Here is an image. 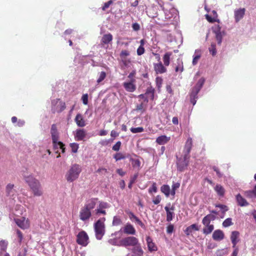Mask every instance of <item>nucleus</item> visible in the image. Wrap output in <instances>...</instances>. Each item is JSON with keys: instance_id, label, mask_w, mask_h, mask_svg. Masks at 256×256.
Instances as JSON below:
<instances>
[{"instance_id": "1", "label": "nucleus", "mask_w": 256, "mask_h": 256, "mask_svg": "<svg viewBox=\"0 0 256 256\" xmlns=\"http://www.w3.org/2000/svg\"><path fill=\"white\" fill-rule=\"evenodd\" d=\"M98 200V198H90L80 208L79 218L81 220L85 222L89 220L92 216V210L95 208Z\"/></svg>"}, {"instance_id": "2", "label": "nucleus", "mask_w": 256, "mask_h": 256, "mask_svg": "<svg viewBox=\"0 0 256 256\" xmlns=\"http://www.w3.org/2000/svg\"><path fill=\"white\" fill-rule=\"evenodd\" d=\"M23 176L25 182L28 184L34 195L36 196H42L43 191L39 180L31 174L28 175L24 174Z\"/></svg>"}, {"instance_id": "3", "label": "nucleus", "mask_w": 256, "mask_h": 256, "mask_svg": "<svg viewBox=\"0 0 256 256\" xmlns=\"http://www.w3.org/2000/svg\"><path fill=\"white\" fill-rule=\"evenodd\" d=\"M81 172L82 168L79 164H72L66 174V179L68 182H72L78 178Z\"/></svg>"}, {"instance_id": "4", "label": "nucleus", "mask_w": 256, "mask_h": 256, "mask_svg": "<svg viewBox=\"0 0 256 256\" xmlns=\"http://www.w3.org/2000/svg\"><path fill=\"white\" fill-rule=\"evenodd\" d=\"M50 134L52 135V138L54 147L58 146L60 149H62V152L64 153L65 152L64 145L62 142H58V132L57 130L56 126V124L52 125L50 129Z\"/></svg>"}, {"instance_id": "5", "label": "nucleus", "mask_w": 256, "mask_h": 256, "mask_svg": "<svg viewBox=\"0 0 256 256\" xmlns=\"http://www.w3.org/2000/svg\"><path fill=\"white\" fill-rule=\"evenodd\" d=\"M106 218L103 217L98 220L94 224L96 236L97 239L100 240L104 234V222Z\"/></svg>"}, {"instance_id": "6", "label": "nucleus", "mask_w": 256, "mask_h": 256, "mask_svg": "<svg viewBox=\"0 0 256 256\" xmlns=\"http://www.w3.org/2000/svg\"><path fill=\"white\" fill-rule=\"evenodd\" d=\"M66 108V103L60 98L52 100L51 103V111L52 113H60Z\"/></svg>"}, {"instance_id": "7", "label": "nucleus", "mask_w": 256, "mask_h": 256, "mask_svg": "<svg viewBox=\"0 0 256 256\" xmlns=\"http://www.w3.org/2000/svg\"><path fill=\"white\" fill-rule=\"evenodd\" d=\"M190 156H186L184 155L180 158L177 157L176 166L178 170L180 172H183L186 169L188 164Z\"/></svg>"}, {"instance_id": "8", "label": "nucleus", "mask_w": 256, "mask_h": 256, "mask_svg": "<svg viewBox=\"0 0 256 256\" xmlns=\"http://www.w3.org/2000/svg\"><path fill=\"white\" fill-rule=\"evenodd\" d=\"M140 104H137L136 108V110L144 112L146 109L148 100V98L145 97V94H140L138 96Z\"/></svg>"}, {"instance_id": "9", "label": "nucleus", "mask_w": 256, "mask_h": 256, "mask_svg": "<svg viewBox=\"0 0 256 256\" xmlns=\"http://www.w3.org/2000/svg\"><path fill=\"white\" fill-rule=\"evenodd\" d=\"M108 208L109 204L108 203L100 201L97 208L94 210V214L96 217L100 216L101 214L105 216L106 214L105 209Z\"/></svg>"}, {"instance_id": "10", "label": "nucleus", "mask_w": 256, "mask_h": 256, "mask_svg": "<svg viewBox=\"0 0 256 256\" xmlns=\"http://www.w3.org/2000/svg\"><path fill=\"white\" fill-rule=\"evenodd\" d=\"M138 240L134 236H128L122 238L120 240V244L122 246H135L138 244Z\"/></svg>"}, {"instance_id": "11", "label": "nucleus", "mask_w": 256, "mask_h": 256, "mask_svg": "<svg viewBox=\"0 0 256 256\" xmlns=\"http://www.w3.org/2000/svg\"><path fill=\"white\" fill-rule=\"evenodd\" d=\"M88 236L84 231H81L77 235L76 242L78 244L86 246L88 244Z\"/></svg>"}, {"instance_id": "12", "label": "nucleus", "mask_w": 256, "mask_h": 256, "mask_svg": "<svg viewBox=\"0 0 256 256\" xmlns=\"http://www.w3.org/2000/svg\"><path fill=\"white\" fill-rule=\"evenodd\" d=\"M14 222L22 230L28 228L30 226V223L28 219L26 218L25 217L15 218Z\"/></svg>"}, {"instance_id": "13", "label": "nucleus", "mask_w": 256, "mask_h": 256, "mask_svg": "<svg viewBox=\"0 0 256 256\" xmlns=\"http://www.w3.org/2000/svg\"><path fill=\"white\" fill-rule=\"evenodd\" d=\"M154 68L156 74H162L166 72L167 69L166 66L162 64L161 61L158 63L154 64Z\"/></svg>"}, {"instance_id": "14", "label": "nucleus", "mask_w": 256, "mask_h": 256, "mask_svg": "<svg viewBox=\"0 0 256 256\" xmlns=\"http://www.w3.org/2000/svg\"><path fill=\"white\" fill-rule=\"evenodd\" d=\"M192 146V138L189 137L186 141L184 148V155L186 156H190V153L191 151Z\"/></svg>"}, {"instance_id": "15", "label": "nucleus", "mask_w": 256, "mask_h": 256, "mask_svg": "<svg viewBox=\"0 0 256 256\" xmlns=\"http://www.w3.org/2000/svg\"><path fill=\"white\" fill-rule=\"evenodd\" d=\"M86 136V132L83 128L77 129L74 134V138L77 141L84 140Z\"/></svg>"}, {"instance_id": "16", "label": "nucleus", "mask_w": 256, "mask_h": 256, "mask_svg": "<svg viewBox=\"0 0 256 256\" xmlns=\"http://www.w3.org/2000/svg\"><path fill=\"white\" fill-rule=\"evenodd\" d=\"M136 80L132 78L130 82H124L123 84V86L125 90L128 92H134L136 90V86L134 84Z\"/></svg>"}, {"instance_id": "17", "label": "nucleus", "mask_w": 256, "mask_h": 256, "mask_svg": "<svg viewBox=\"0 0 256 256\" xmlns=\"http://www.w3.org/2000/svg\"><path fill=\"white\" fill-rule=\"evenodd\" d=\"M146 241L148 250L150 252H156L158 250L156 245L153 242L152 238L150 236L146 237Z\"/></svg>"}, {"instance_id": "18", "label": "nucleus", "mask_w": 256, "mask_h": 256, "mask_svg": "<svg viewBox=\"0 0 256 256\" xmlns=\"http://www.w3.org/2000/svg\"><path fill=\"white\" fill-rule=\"evenodd\" d=\"M113 36L110 33L104 34L102 38L100 40V44L104 46V45L108 44L112 40Z\"/></svg>"}, {"instance_id": "19", "label": "nucleus", "mask_w": 256, "mask_h": 256, "mask_svg": "<svg viewBox=\"0 0 256 256\" xmlns=\"http://www.w3.org/2000/svg\"><path fill=\"white\" fill-rule=\"evenodd\" d=\"M123 232L126 234L134 235L136 233V230L133 226L129 223H127L124 227Z\"/></svg>"}, {"instance_id": "20", "label": "nucleus", "mask_w": 256, "mask_h": 256, "mask_svg": "<svg viewBox=\"0 0 256 256\" xmlns=\"http://www.w3.org/2000/svg\"><path fill=\"white\" fill-rule=\"evenodd\" d=\"M74 122L79 127H84L86 126V122L83 116L80 114H78L74 118Z\"/></svg>"}, {"instance_id": "21", "label": "nucleus", "mask_w": 256, "mask_h": 256, "mask_svg": "<svg viewBox=\"0 0 256 256\" xmlns=\"http://www.w3.org/2000/svg\"><path fill=\"white\" fill-rule=\"evenodd\" d=\"M154 88L150 85L146 88V92L143 94H145V97L148 98V100L150 98V100H154Z\"/></svg>"}, {"instance_id": "22", "label": "nucleus", "mask_w": 256, "mask_h": 256, "mask_svg": "<svg viewBox=\"0 0 256 256\" xmlns=\"http://www.w3.org/2000/svg\"><path fill=\"white\" fill-rule=\"evenodd\" d=\"M127 214L128 215L130 219L132 222L134 221L138 224H139L142 228H145L144 224L136 215H134L133 212H127Z\"/></svg>"}, {"instance_id": "23", "label": "nucleus", "mask_w": 256, "mask_h": 256, "mask_svg": "<svg viewBox=\"0 0 256 256\" xmlns=\"http://www.w3.org/2000/svg\"><path fill=\"white\" fill-rule=\"evenodd\" d=\"M212 237L214 240L220 241L224 238V234L222 230H216L213 232Z\"/></svg>"}, {"instance_id": "24", "label": "nucleus", "mask_w": 256, "mask_h": 256, "mask_svg": "<svg viewBox=\"0 0 256 256\" xmlns=\"http://www.w3.org/2000/svg\"><path fill=\"white\" fill-rule=\"evenodd\" d=\"M220 27L219 25H217L213 30V32L216 34V38L218 41V44H220L222 41V34L220 32Z\"/></svg>"}, {"instance_id": "25", "label": "nucleus", "mask_w": 256, "mask_h": 256, "mask_svg": "<svg viewBox=\"0 0 256 256\" xmlns=\"http://www.w3.org/2000/svg\"><path fill=\"white\" fill-rule=\"evenodd\" d=\"M212 16H210L208 14L205 15L206 18V20L210 23H214V22H219L220 20L218 19V15L216 12L215 10L212 11Z\"/></svg>"}, {"instance_id": "26", "label": "nucleus", "mask_w": 256, "mask_h": 256, "mask_svg": "<svg viewBox=\"0 0 256 256\" xmlns=\"http://www.w3.org/2000/svg\"><path fill=\"white\" fill-rule=\"evenodd\" d=\"M245 11L244 8H240L234 10V18L236 22H239L244 17Z\"/></svg>"}, {"instance_id": "27", "label": "nucleus", "mask_w": 256, "mask_h": 256, "mask_svg": "<svg viewBox=\"0 0 256 256\" xmlns=\"http://www.w3.org/2000/svg\"><path fill=\"white\" fill-rule=\"evenodd\" d=\"M130 52L128 50H122L120 54L122 62L124 66H126L128 63L130 62V60H126V58L129 56Z\"/></svg>"}, {"instance_id": "28", "label": "nucleus", "mask_w": 256, "mask_h": 256, "mask_svg": "<svg viewBox=\"0 0 256 256\" xmlns=\"http://www.w3.org/2000/svg\"><path fill=\"white\" fill-rule=\"evenodd\" d=\"M173 66L176 72L182 73L184 70L183 62L180 58L177 59L176 63L174 64Z\"/></svg>"}, {"instance_id": "29", "label": "nucleus", "mask_w": 256, "mask_h": 256, "mask_svg": "<svg viewBox=\"0 0 256 256\" xmlns=\"http://www.w3.org/2000/svg\"><path fill=\"white\" fill-rule=\"evenodd\" d=\"M164 209L166 212V220L168 222H170L172 220L174 214V208L172 206L170 208H169L168 206H166Z\"/></svg>"}, {"instance_id": "30", "label": "nucleus", "mask_w": 256, "mask_h": 256, "mask_svg": "<svg viewBox=\"0 0 256 256\" xmlns=\"http://www.w3.org/2000/svg\"><path fill=\"white\" fill-rule=\"evenodd\" d=\"M200 229L198 225L194 224L187 227L184 230V232L186 236H189L192 234L193 232L198 231Z\"/></svg>"}, {"instance_id": "31", "label": "nucleus", "mask_w": 256, "mask_h": 256, "mask_svg": "<svg viewBox=\"0 0 256 256\" xmlns=\"http://www.w3.org/2000/svg\"><path fill=\"white\" fill-rule=\"evenodd\" d=\"M172 52H166L162 57L164 64L166 66L170 65V56H172Z\"/></svg>"}, {"instance_id": "32", "label": "nucleus", "mask_w": 256, "mask_h": 256, "mask_svg": "<svg viewBox=\"0 0 256 256\" xmlns=\"http://www.w3.org/2000/svg\"><path fill=\"white\" fill-rule=\"evenodd\" d=\"M170 140V137H167L166 136L162 135L158 137L156 139V142L160 145L166 144Z\"/></svg>"}, {"instance_id": "33", "label": "nucleus", "mask_w": 256, "mask_h": 256, "mask_svg": "<svg viewBox=\"0 0 256 256\" xmlns=\"http://www.w3.org/2000/svg\"><path fill=\"white\" fill-rule=\"evenodd\" d=\"M239 235L240 233L238 231H233L232 232V234L230 236V240L233 244V248H235V246H236L237 242H238L237 238H238Z\"/></svg>"}, {"instance_id": "34", "label": "nucleus", "mask_w": 256, "mask_h": 256, "mask_svg": "<svg viewBox=\"0 0 256 256\" xmlns=\"http://www.w3.org/2000/svg\"><path fill=\"white\" fill-rule=\"evenodd\" d=\"M236 200L238 205L241 206H246L248 204L247 201L240 194L236 196Z\"/></svg>"}, {"instance_id": "35", "label": "nucleus", "mask_w": 256, "mask_h": 256, "mask_svg": "<svg viewBox=\"0 0 256 256\" xmlns=\"http://www.w3.org/2000/svg\"><path fill=\"white\" fill-rule=\"evenodd\" d=\"M216 216L214 215L208 214L203 218L202 223L204 225H208L211 220H214Z\"/></svg>"}, {"instance_id": "36", "label": "nucleus", "mask_w": 256, "mask_h": 256, "mask_svg": "<svg viewBox=\"0 0 256 256\" xmlns=\"http://www.w3.org/2000/svg\"><path fill=\"white\" fill-rule=\"evenodd\" d=\"M133 252L138 255V256H142L144 254V251L140 244H136L132 250Z\"/></svg>"}, {"instance_id": "37", "label": "nucleus", "mask_w": 256, "mask_h": 256, "mask_svg": "<svg viewBox=\"0 0 256 256\" xmlns=\"http://www.w3.org/2000/svg\"><path fill=\"white\" fill-rule=\"evenodd\" d=\"M204 227L202 230V232L205 234H210L214 229L213 224H208V225H204Z\"/></svg>"}, {"instance_id": "38", "label": "nucleus", "mask_w": 256, "mask_h": 256, "mask_svg": "<svg viewBox=\"0 0 256 256\" xmlns=\"http://www.w3.org/2000/svg\"><path fill=\"white\" fill-rule=\"evenodd\" d=\"M201 57V53L200 51L199 50H196L195 51V54L193 56V60H192V64L194 66L198 64V62L200 58Z\"/></svg>"}, {"instance_id": "39", "label": "nucleus", "mask_w": 256, "mask_h": 256, "mask_svg": "<svg viewBox=\"0 0 256 256\" xmlns=\"http://www.w3.org/2000/svg\"><path fill=\"white\" fill-rule=\"evenodd\" d=\"M161 192L164 193L166 197H168L170 194V188L167 184H164L160 188Z\"/></svg>"}, {"instance_id": "40", "label": "nucleus", "mask_w": 256, "mask_h": 256, "mask_svg": "<svg viewBox=\"0 0 256 256\" xmlns=\"http://www.w3.org/2000/svg\"><path fill=\"white\" fill-rule=\"evenodd\" d=\"M214 190L219 196H224L225 190L224 188L221 185L216 184L214 188Z\"/></svg>"}, {"instance_id": "41", "label": "nucleus", "mask_w": 256, "mask_h": 256, "mask_svg": "<svg viewBox=\"0 0 256 256\" xmlns=\"http://www.w3.org/2000/svg\"><path fill=\"white\" fill-rule=\"evenodd\" d=\"M7 246L8 243L5 240H2L0 241V256H2V252L6 251Z\"/></svg>"}, {"instance_id": "42", "label": "nucleus", "mask_w": 256, "mask_h": 256, "mask_svg": "<svg viewBox=\"0 0 256 256\" xmlns=\"http://www.w3.org/2000/svg\"><path fill=\"white\" fill-rule=\"evenodd\" d=\"M114 158L116 161L126 158V156L121 152H117L114 156Z\"/></svg>"}, {"instance_id": "43", "label": "nucleus", "mask_w": 256, "mask_h": 256, "mask_svg": "<svg viewBox=\"0 0 256 256\" xmlns=\"http://www.w3.org/2000/svg\"><path fill=\"white\" fill-rule=\"evenodd\" d=\"M204 81L205 80L204 78H200L194 87L200 90L204 84Z\"/></svg>"}, {"instance_id": "44", "label": "nucleus", "mask_w": 256, "mask_h": 256, "mask_svg": "<svg viewBox=\"0 0 256 256\" xmlns=\"http://www.w3.org/2000/svg\"><path fill=\"white\" fill-rule=\"evenodd\" d=\"M132 162V164L134 168H139L140 166V162L138 159H133L132 158L130 160Z\"/></svg>"}, {"instance_id": "45", "label": "nucleus", "mask_w": 256, "mask_h": 256, "mask_svg": "<svg viewBox=\"0 0 256 256\" xmlns=\"http://www.w3.org/2000/svg\"><path fill=\"white\" fill-rule=\"evenodd\" d=\"M244 194L245 196L248 198H252L254 196L256 197V193L254 192V188L252 190L245 192Z\"/></svg>"}, {"instance_id": "46", "label": "nucleus", "mask_w": 256, "mask_h": 256, "mask_svg": "<svg viewBox=\"0 0 256 256\" xmlns=\"http://www.w3.org/2000/svg\"><path fill=\"white\" fill-rule=\"evenodd\" d=\"M233 224L231 218H228L226 219L222 222V226L224 227H228L232 226Z\"/></svg>"}, {"instance_id": "47", "label": "nucleus", "mask_w": 256, "mask_h": 256, "mask_svg": "<svg viewBox=\"0 0 256 256\" xmlns=\"http://www.w3.org/2000/svg\"><path fill=\"white\" fill-rule=\"evenodd\" d=\"M106 73L104 72H101L100 73L99 78L97 80V82L98 84H100L102 80H104L105 78H106Z\"/></svg>"}, {"instance_id": "48", "label": "nucleus", "mask_w": 256, "mask_h": 256, "mask_svg": "<svg viewBox=\"0 0 256 256\" xmlns=\"http://www.w3.org/2000/svg\"><path fill=\"white\" fill-rule=\"evenodd\" d=\"M200 90L194 87L190 94V98H198V94Z\"/></svg>"}, {"instance_id": "49", "label": "nucleus", "mask_w": 256, "mask_h": 256, "mask_svg": "<svg viewBox=\"0 0 256 256\" xmlns=\"http://www.w3.org/2000/svg\"><path fill=\"white\" fill-rule=\"evenodd\" d=\"M14 184H9L6 186V192L8 195H10L12 192Z\"/></svg>"}, {"instance_id": "50", "label": "nucleus", "mask_w": 256, "mask_h": 256, "mask_svg": "<svg viewBox=\"0 0 256 256\" xmlns=\"http://www.w3.org/2000/svg\"><path fill=\"white\" fill-rule=\"evenodd\" d=\"M132 132L135 134L138 132H143L144 129L142 127H138V128H132L130 129Z\"/></svg>"}, {"instance_id": "51", "label": "nucleus", "mask_w": 256, "mask_h": 256, "mask_svg": "<svg viewBox=\"0 0 256 256\" xmlns=\"http://www.w3.org/2000/svg\"><path fill=\"white\" fill-rule=\"evenodd\" d=\"M210 53L212 56H214L216 54V46L214 44H212L210 47L209 48Z\"/></svg>"}, {"instance_id": "52", "label": "nucleus", "mask_w": 256, "mask_h": 256, "mask_svg": "<svg viewBox=\"0 0 256 256\" xmlns=\"http://www.w3.org/2000/svg\"><path fill=\"white\" fill-rule=\"evenodd\" d=\"M158 190L156 184V182H153L152 186L148 189V192L150 194H152V192H156Z\"/></svg>"}, {"instance_id": "53", "label": "nucleus", "mask_w": 256, "mask_h": 256, "mask_svg": "<svg viewBox=\"0 0 256 256\" xmlns=\"http://www.w3.org/2000/svg\"><path fill=\"white\" fill-rule=\"evenodd\" d=\"M122 223L121 220L116 216H114L113 218L112 224L114 226H118Z\"/></svg>"}, {"instance_id": "54", "label": "nucleus", "mask_w": 256, "mask_h": 256, "mask_svg": "<svg viewBox=\"0 0 256 256\" xmlns=\"http://www.w3.org/2000/svg\"><path fill=\"white\" fill-rule=\"evenodd\" d=\"M70 146L72 149V152L74 153L77 152L78 148V144L76 143H72L70 144Z\"/></svg>"}, {"instance_id": "55", "label": "nucleus", "mask_w": 256, "mask_h": 256, "mask_svg": "<svg viewBox=\"0 0 256 256\" xmlns=\"http://www.w3.org/2000/svg\"><path fill=\"white\" fill-rule=\"evenodd\" d=\"M122 143L120 141H118L112 147V150L114 151L118 152L120 150Z\"/></svg>"}, {"instance_id": "56", "label": "nucleus", "mask_w": 256, "mask_h": 256, "mask_svg": "<svg viewBox=\"0 0 256 256\" xmlns=\"http://www.w3.org/2000/svg\"><path fill=\"white\" fill-rule=\"evenodd\" d=\"M156 86L159 88L161 87L162 83V78L160 77H156Z\"/></svg>"}, {"instance_id": "57", "label": "nucleus", "mask_w": 256, "mask_h": 256, "mask_svg": "<svg viewBox=\"0 0 256 256\" xmlns=\"http://www.w3.org/2000/svg\"><path fill=\"white\" fill-rule=\"evenodd\" d=\"M112 4H113V1L112 0H110L108 2H105L102 8V10L104 11L106 10L107 8H109L110 5Z\"/></svg>"}, {"instance_id": "58", "label": "nucleus", "mask_w": 256, "mask_h": 256, "mask_svg": "<svg viewBox=\"0 0 256 256\" xmlns=\"http://www.w3.org/2000/svg\"><path fill=\"white\" fill-rule=\"evenodd\" d=\"M97 173H98L99 174H104L108 172V171L106 168H100L98 169V170L96 171Z\"/></svg>"}, {"instance_id": "59", "label": "nucleus", "mask_w": 256, "mask_h": 256, "mask_svg": "<svg viewBox=\"0 0 256 256\" xmlns=\"http://www.w3.org/2000/svg\"><path fill=\"white\" fill-rule=\"evenodd\" d=\"M145 50L144 46H140L137 49L136 52L138 56H141L144 53Z\"/></svg>"}, {"instance_id": "60", "label": "nucleus", "mask_w": 256, "mask_h": 256, "mask_svg": "<svg viewBox=\"0 0 256 256\" xmlns=\"http://www.w3.org/2000/svg\"><path fill=\"white\" fill-rule=\"evenodd\" d=\"M174 226L173 224H168V226L166 227L167 233L169 234H172L174 231Z\"/></svg>"}, {"instance_id": "61", "label": "nucleus", "mask_w": 256, "mask_h": 256, "mask_svg": "<svg viewBox=\"0 0 256 256\" xmlns=\"http://www.w3.org/2000/svg\"><path fill=\"white\" fill-rule=\"evenodd\" d=\"M161 200V196L160 195H158L155 198L152 200V202L154 204H158L160 202Z\"/></svg>"}, {"instance_id": "62", "label": "nucleus", "mask_w": 256, "mask_h": 256, "mask_svg": "<svg viewBox=\"0 0 256 256\" xmlns=\"http://www.w3.org/2000/svg\"><path fill=\"white\" fill-rule=\"evenodd\" d=\"M82 100L84 104H87L88 103V94H84L82 96Z\"/></svg>"}, {"instance_id": "63", "label": "nucleus", "mask_w": 256, "mask_h": 256, "mask_svg": "<svg viewBox=\"0 0 256 256\" xmlns=\"http://www.w3.org/2000/svg\"><path fill=\"white\" fill-rule=\"evenodd\" d=\"M16 234L18 238H19V242H21L23 238L22 234L19 230H16Z\"/></svg>"}, {"instance_id": "64", "label": "nucleus", "mask_w": 256, "mask_h": 256, "mask_svg": "<svg viewBox=\"0 0 256 256\" xmlns=\"http://www.w3.org/2000/svg\"><path fill=\"white\" fill-rule=\"evenodd\" d=\"M132 29L135 31H138L140 29V26L138 24L135 22L132 24Z\"/></svg>"}]
</instances>
